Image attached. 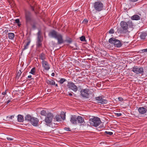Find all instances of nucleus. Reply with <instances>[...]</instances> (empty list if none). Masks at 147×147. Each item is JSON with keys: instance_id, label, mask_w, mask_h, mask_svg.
<instances>
[{"instance_id": "nucleus-11", "label": "nucleus", "mask_w": 147, "mask_h": 147, "mask_svg": "<svg viewBox=\"0 0 147 147\" xmlns=\"http://www.w3.org/2000/svg\"><path fill=\"white\" fill-rule=\"evenodd\" d=\"M42 63L43 67L45 70L47 71L50 69V66L47 61H42Z\"/></svg>"}, {"instance_id": "nucleus-25", "label": "nucleus", "mask_w": 147, "mask_h": 147, "mask_svg": "<svg viewBox=\"0 0 147 147\" xmlns=\"http://www.w3.org/2000/svg\"><path fill=\"white\" fill-rule=\"evenodd\" d=\"M40 58L42 60V61H45L46 59L45 55L43 53H42L39 56Z\"/></svg>"}, {"instance_id": "nucleus-60", "label": "nucleus", "mask_w": 147, "mask_h": 147, "mask_svg": "<svg viewBox=\"0 0 147 147\" xmlns=\"http://www.w3.org/2000/svg\"><path fill=\"white\" fill-rule=\"evenodd\" d=\"M4 96L3 97V98H2V99H3V98H4Z\"/></svg>"}, {"instance_id": "nucleus-59", "label": "nucleus", "mask_w": 147, "mask_h": 147, "mask_svg": "<svg viewBox=\"0 0 147 147\" xmlns=\"http://www.w3.org/2000/svg\"><path fill=\"white\" fill-rule=\"evenodd\" d=\"M55 86H58V85H57V84H55Z\"/></svg>"}, {"instance_id": "nucleus-38", "label": "nucleus", "mask_w": 147, "mask_h": 147, "mask_svg": "<svg viewBox=\"0 0 147 147\" xmlns=\"http://www.w3.org/2000/svg\"><path fill=\"white\" fill-rule=\"evenodd\" d=\"M88 20H87L86 19H85L83 21L82 23L84 24H86L88 23Z\"/></svg>"}, {"instance_id": "nucleus-10", "label": "nucleus", "mask_w": 147, "mask_h": 147, "mask_svg": "<svg viewBox=\"0 0 147 147\" xmlns=\"http://www.w3.org/2000/svg\"><path fill=\"white\" fill-rule=\"evenodd\" d=\"M30 122L34 126H37L38 124L39 120L36 118L32 117Z\"/></svg>"}, {"instance_id": "nucleus-42", "label": "nucleus", "mask_w": 147, "mask_h": 147, "mask_svg": "<svg viewBox=\"0 0 147 147\" xmlns=\"http://www.w3.org/2000/svg\"><path fill=\"white\" fill-rule=\"evenodd\" d=\"M37 40H42L41 39V35H38Z\"/></svg>"}, {"instance_id": "nucleus-35", "label": "nucleus", "mask_w": 147, "mask_h": 147, "mask_svg": "<svg viewBox=\"0 0 147 147\" xmlns=\"http://www.w3.org/2000/svg\"><path fill=\"white\" fill-rule=\"evenodd\" d=\"M81 91L83 92H85V93H88V92H89V90L88 89H85L82 90H81Z\"/></svg>"}, {"instance_id": "nucleus-46", "label": "nucleus", "mask_w": 147, "mask_h": 147, "mask_svg": "<svg viewBox=\"0 0 147 147\" xmlns=\"http://www.w3.org/2000/svg\"><path fill=\"white\" fill-rule=\"evenodd\" d=\"M7 140H9V141H11V140H13V138H9V137H7Z\"/></svg>"}, {"instance_id": "nucleus-50", "label": "nucleus", "mask_w": 147, "mask_h": 147, "mask_svg": "<svg viewBox=\"0 0 147 147\" xmlns=\"http://www.w3.org/2000/svg\"><path fill=\"white\" fill-rule=\"evenodd\" d=\"M142 51L143 52H147V49H143L142 50Z\"/></svg>"}, {"instance_id": "nucleus-21", "label": "nucleus", "mask_w": 147, "mask_h": 147, "mask_svg": "<svg viewBox=\"0 0 147 147\" xmlns=\"http://www.w3.org/2000/svg\"><path fill=\"white\" fill-rule=\"evenodd\" d=\"M131 19L132 20H138L140 19V17L137 15H135L131 17Z\"/></svg>"}, {"instance_id": "nucleus-16", "label": "nucleus", "mask_w": 147, "mask_h": 147, "mask_svg": "<svg viewBox=\"0 0 147 147\" xmlns=\"http://www.w3.org/2000/svg\"><path fill=\"white\" fill-rule=\"evenodd\" d=\"M18 120L19 122H22L24 120L23 116L21 115H18Z\"/></svg>"}, {"instance_id": "nucleus-19", "label": "nucleus", "mask_w": 147, "mask_h": 147, "mask_svg": "<svg viewBox=\"0 0 147 147\" xmlns=\"http://www.w3.org/2000/svg\"><path fill=\"white\" fill-rule=\"evenodd\" d=\"M81 95L83 97L86 98H89V94L88 93H85V92L81 91Z\"/></svg>"}, {"instance_id": "nucleus-37", "label": "nucleus", "mask_w": 147, "mask_h": 147, "mask_svg": "<svg viewBox=\"0 0 147 147\" xmlns=\"http://www.w3.org/2000/svg\"><path fill=\"white\" fill-rule=\"evenodd\" d=\"M105 133H106L107 134H108L110 136L112 135L113 134V132H109V131H105Z\"/></svg>"}, {"instance_id": "nucleus-28", "label": "nucleus", "mask_w": 147, "mask_h": 147, "mask_svg": "<svg viewBox=\"0 0 147 147\" xmlns=\"http://www.w3.org/2000/svg\"><path fill=\"white\" fill-rule=\"evenodd\" d=\"M40 114L42 115L45 116H46L47 115L46 111L44 110H43L41 111Z\"/></svg>"}, {"instance_id": "nucleus-27", "label": "nucleus", "mask_w": 147, "mask_h": 147, "mask_svg": "<svg viewBox=\"0 0 147 147\" xmlns=\"http://www.w3.org/2000/svg\"><path fill=\"white\" fill-rule=\"evenodd\" d=\"M127 23V25H128V27L129 26L130 27H131L133 26V23L131 21H129Z\"/></svg>"}, {"instance_id": "nucleus-57", "label": "nucleus", "mask_w": 147, "mask_h": 147, "mask_svg": "<svg viewBox=\"0 0 147 147\" xmlns=\"http://www.w3.org/2000/svg\"><path fill=\"white\" fill-rule=\"evenodd\" d=\"M34 13H35V14L36 15H37V13H38V12H37V11H34Z\"/></svg>"}, {"instance_id": "nucleus-44", "label": "nucleus", "mask_w": 147, "mask_h": 147, "mask_svg": "<svg viewBox=\"0 0 147 147\" xmlns=\"http://www.w3.org/2000/svg\"><path fill=\"white\" fill-rule=\"evenodd\" d=\"M30 7H31V9L32 10V11H35L34 6L31 5Z\"/></svg>"}, {"instance_id": "nucleus-47", "label": "nucleus", "mask_w": 147, "mask_h": 147, "mask_svg": "<svg viewBox=\"0 0 147 147\" xmlns=\"http://www.w3.org/2000/svg\"><path fill=\"white\" fill-rule=\"evenodd\" d=\"M116 114L117 117H119L122 115L121 113H116Z\"/></svg>"}, {"instance_id": "nucleus-9", "label": "nucleus", "mask_w": 147, "mask_h": 147, "mask_svg": "<svg viewBox=\"0 0 147 147\" xmlns=\"http://www.w3.org/2000/svg\"><path fill=\"white\" fill-rule=\"evenodd\" d=\"M103 4L100 1H97L95 2L94 6L96 10L100 11L102 10L103 7Z\"/></svg>"}, {"instance_id": "nucleus-45", "label": "nucleus", "mask_w": 147, "mask_h": 147, "mask_svg": "<svg viewBox=\"0 0 147 147\" xmlns=\"http://www.w3.org/2000/svg\"><path fill=\"white\" fill-rule=\"evenodd\" d=\"M119 100L120 101H122L123 100V99L122 97H119L118 98Z\"/></svg>"}, {"instance_id": "nucleus-2", "label": "nucleus", "mask_w": 147, "mask_h": 147, "mask_svg": "<svg viewBox=\"0 0 147 147\" xmlns=\"http://www.w3.org/2000/svg\"><path fill=\"white\" fill-rule=\"evenodd\" d=\"M109 42L110 44L113 45L114 47L117 48L120 47L122 45L120 40L113 37L110 38Z\"/></svg>"}, {"instance_id": "nucleus-54", "label": "nucleus", "mask_w": 147, "mask_h": 147, "mask_svg": "<svg viewBox=\"0 0 147 147\" xmlns=\"http://www.w3.org/2000/svg\"><path fill=\"white\" fill-rule=\"evenodd\" d=\"M55 75V74L54 73H53L51 74V76H54Z\"/></svg>"}, {"instance_id": "nucleus-4", "label": "nucleus", "mask_w": 147, "mask_h": 147, "mask_svg": "<svg viewBox=\"0 0 147 147\" xmlns=\"http://www.w3.org/2000/svg\"><path fill=\"white\" fill-rule=\"evenodd\" d=\"M131 69V71L136 74H141L142 76L144 75V72L143 67L134 66Z\"/></svg>"}, {"instance_id": "nucleus-52", "label": "nucleus", "mask_w": 147, "mask_h": 147, "mask_svg": "<svg viewBox=\"0 0 147 147\" xmlns=\"http://www.w3.org/2000/svg\"><path fill=\"white\" fill-rule=\"evenodd\" d=\"M41 32L40 31H38V33H37V35H40Z\"/></svg>"}, {"instance_id": "nucleus-22", "label": "nucleus", "mask_w": 147, "mask_h": 147, "mask_svg": "<svg viewBox=\"0 0 147 147\" xmlns=\"http://www.w3.org/2000/svg\"><path fill=\"white\" fill-rule=\"evenodd\" d=\"M8 38L10 40H13L15 36V35L13 33H9L8 34Z\"/></svg>"}, {"instance_id": "nucleus-43", "label": "nucleus", "mask_w": 147, "mask_h": 147, "mask_svg": "<svg viewBox=\"0 0 147 147\" xmlns=\"http://www.w3.org/2000/svg\"><path fill=\"white\" fill-rule=\"evenodd\" d=\"M64 129L67 131H70L71 129L69 128V127H65Z\"/></svg>"}, {"instance_id": "nucleus-34", "label": "nucleus", "mask_w": 147, "mask_h": 147, "mask_svg": "<svg viewBox=\"0 0 147 147\" xmlns=\"http://www.w3.org/2000/svg\"><path fill=\"white\" fill-rule=\"evenodd\" d=\"M80 40L82 41H86L85 37L84 36H82L80 37Z\"/></svg>"}, {"instance_id": "nucleus-23", "label": "nucleus", "mask_w": 147, "mask_h": 147, "mask_svg": "<svg viewBox=\"0 0 147 147\" xmlns=\"http://www.w3.org/2000/svg\"><path fill=\"white\" fill-rule=\"evenodd\" d=\"M42 40H37L36 45L37 47L40 48L42 46Z\"/></svg>"}, {"instance_id": "nucleus-53", "label": "nucleus", "mask_w": 147, "mask_h": 147, "mask_svg": "<svg viewBox=\"0 0 147 147\" xmlns=\"http://www.w3.org/2000/svg\"><path fill=\"white\" fill-rule=\"evenodd\" d=\"M10 102H11V101L9 100L6 102L7 104H8Z\"/></svg>"}, {"instance_id": "nucleus-30", "label": "nucleus", "mask_w": 147, "mask_h": 147, "mask_svg": "<svg viewBox=\"0 0 147 147\" xmlns=\"http://www.w3.org/2000/svg\"><path fill=\"white\" fill-rule=\"evenodd\" d=\"M30 41H28L27 42L26 45L24 47V49H23V50H25L26 49H27L28 48V46L30 45Z\"/></svg>"}, {"instance_id": "nucleus-41", "label": "nucleus", "mask_w": 147, "mask_h": 147, "mask_svg": "<svg viewBox=\"0 0 147 147\" xmlns=\"http://www.w3.org/2000/svg\"><path fill=\"white\" fill-rule=\"evenodd\" d=\"M66 41L69 43H71L72 42L71 38H70L69 40H67Z\"/></svg>"}, {"instance_id": "nucleus-51", "label": "nucleus", "mask_w": 147, "mask_h": 147, "mask_svg": "<svg viewBox=\"0 0 147 147\" xmlns=\"http://www.w3.org/2000/svg\"><path fill=\"white\" fill-rule=\"evenodd\" d=\"M6 94V91H5V92H2V94L3 95H5V94Z\"/></svg>"}, {"instance_id": "nucleus-6", "label": "nucleus", "mask_w": 147, "mask_h": 147, "mask_svg": "<svg viewBox=\"0 0 147 147\" xmlns=\"http://www.w3.org/2000/svg\"><path fill=\"white\" fill-rule=\"evenodd\" d=\"M67 86L69 90H71L74 92H76L78 90L77 86L72 82H68Z\"/></svg>"}, {"instance_id": "nucleus-8", "label": "nucleus", "mask_w": 147, "mask_h": 147, "mask_svg": "<svg viewBox=\"0 0 147 147\" xmlns=\"http://www.w3.org/2000/svg\"><path fill=\"white\" fill-rule=\"evenodd\" d=\"M53 115L51 113H48L47 114L46 117L45 119V121L47 124L50 123L53 118Z\"/></svg>"}, {"instance_id": "nucleus-55", "label": "nucleus", "mask_w": 147, "mask_h": 147, "mask_svg": "<svg viewBox=\"0 0 147 147\" xmlns=\"http://www.w3.org/2000/svg\"><path fill=\"white\" fill-rule=\"evenodd\" d=\"M68 95L69 96H72V94L71 93H69Z\"/></svg>"}, {"instance_id": "nucleus-40", "label": "nucleus", "mask_w": 147, "mask_h": 147, "mask_svg": "<svg viewBox=\"0 0 147 147\" xmlns=\"http://www.w3.org/2000/svg\"><path fill=\"white\" fill-rule=\"evenodd\" d=\"M15 116V115H11L10 117H7V118H8L9 119H12L13 118H14Z\"/></svg>"}, {"instance_id": "nucleus-3", "label": "nucleus", "mask_w": 147, "mask_h": 147, "mask_svg": "<svg viewBox=\"0 0 147 147\" xmlns=\"http://www.w3.org/2000/svg\"><path fill=\"white\" fill-rule=\"evenodd\" d=\"M32 14L31 13L28 11L25 10V17L26 24L27 25L31 24L32 21Z\"/></svg>"}, {"instance_id": "nucleus-5", "label": "nucleus", "mask_w": 147, "mask_h": 147, "mask_svg": "<svg viewBox=\"0 0 147 147\" xmlns=\"http://www.w3.org/2000/svg\"><path fill=\"white\" fill-rule=\"evenodd\" d=\"M101 122L100 119L98 117H95L93 119H90L89 120V123L90 125L95 127L98 126Z\"/></svg>"}, {"instance_id": "nucleus-33", "label": "nucleus", "mask_w": 147, "mask_h": 147, "mask_svg": "<svg viewBox=\"0 0 147 147\" xmlns=\"http://www.w3.org/2000/svg\"><path fill=\"white\" fill-rule=\"evenodd\" d=\"M66 81V80L64 78H61L60 80L59 81V82L61 84H62L63 83Z\"/></svg>"}, {"instance_id": "nucleus-18", "label": "nucleus", "mask_w": 147, "mask_h": 147, "mask_svg": "<svg viewBox=\"0 0 147 147\" xmlns=\"http://www.w3.org/2000/svg\"><path fill=\"white\" fill-rule=\"evenodd\" d=\"M77 121H78L79 123H82L84 121V119L83 118L80 116H78L77 117Z\"/></svg>"}, {"instance_id": "nucleus-29", "label": "nucleus", "mask_w": 147, "mask_h": 147, "mask_svg": "<svg viewBox=\"0 0 147 147\" xmlns=\"http://www.w3.org/2000/svg\"><path fill=\"white\" fill-rule=\"evenodd\" d=\"M55 117L56 118V119L57 121H61V116H60L59 115H57Z\"/></svg>"}, {"instance_id": "nucleus-15", "label": "nucleus", "mask_w": 147, "mask_h": 147, "mask_svg": "<svg viewBox=\"0 0 147 147\" xmlns=\"http://www.w3.org/2000/svg\"><path fill=\"white\" fill-rule=\"evenodd\" d=\"M138 111L140 113L144 114L146 112L147 110L143 107H140L138 109Z\"/></svg>"}, {"instance_id": "nucleus-12", "label": "nucleus", "mask_w": 147, "mask_h": 147, "mask_svg": "<svg viewBox=\"0 0 147 147\" xmlns=\"http://www.w3.org/2000/svg\"><path fill=\"white\" fill-rule=\"evenodd\" d=\"M59 34L55 30H52L49 32V35L50 37L56 38L57 37Z\"/></svg>"}, {"instance_id": "nucleus-20", "label": "nucleus", "mask_w": 147, "mask_h": 147, "mask_svg": "<svg viewBox=\"0 0 147 147\" xmlns=\"http://www.w3.org/2000/svg\"><path fill=\"white\" fill-rule=\"evenodd\" d=\"M32 117L30 115H27L25 117V119L26 121L30 122Z\"/></svg>"}, {"instance_id": "nucleus-7", "label": "nucleus", "mask_w": 147, "mask_h": 147, "mask_svg": "<svg viewBox=\"0 0 147 147\" xmlns=\"http://www.w3.org/2000/svg\"><path fill=\"white\" fill-rule=\"evenodd\" d=\"M103 98L104 96H101L95 97V99L97 101V102L99 104H106L107 103V100L106 99H103Z\"/></svg>"}, {"instance_id": "nucleus-36", "label": "nucleus", "mask_w": 147, "mask_h": 147, "mask_svg": "<svg viewBox=\"0 0 147 147\" xmlns=\"http://www.w3.org/2000/svg\"><path fill=\"white\" fill-rule=\"evenodd\" d=\"M114 32V30L113 29H111L109 32V33L110 34H113Z\"/></svg>"}, {"instance_id": "nucleus-31", "label": "nucleus", "mask_w": 147, "mask_h": 147, "mask_svg": "<svg viewBox=\"0 0 147 147\" xmlns=\"http://www.w3.org/2000/svg\"><path fill=\"white\" fill-rule=\"evenodd\" d=\"M35 67H34L32 68L31 70V71L29 73L30 74H34L35 72Z\"/></svg>"}, {"instance_id": "nucleus-58", "label": "nucleus", "mask_w": 147, "mask_h": 147, "mask_svg": "<svg viewBox=\"0 0 147 147\" xmlns=\"http://www.w3.org/2000/svg\"><path fill=\"white\" fill-rule=\"evenodd\" d=\"M8 30L7 29L5 30V32H6V33H7V32H8Z\"/></svg>"}, {"instance_id": "nucleus-48", "label": "nucleus", "mask_w": 147, "mask_h": 147, "mask_svg": "<svg viewBox=\"0 0 147 147\" xmlns=\"http://www.w3.org/2000/svg\"><path fill=\"white\" fill-rule=\"evenodd\" d=\"M32 28L34 29H35L36 28V26L34 24H33L32 25Z\"/></svg>"}, {"instance_id": "nucleus-24", "label": "nucleus", "mask_w": 147, "mask_h": 147, "mask_svg": "<svg viewBox=\"0 0 147 147\" xmlns=\"http://www.w3.org/2000/svg\"><path fill=\"white\" fill-rule=\"evenodd\" d=\"M47 84H48L51 85H54L55 84V81L51 80H47Z\"/></svg>"}, {"instance_id": "nucleus-14", "label": "nucleus", "mask_w": 147, "mask_h": 147, "mask_svg": "<svg viewBox=\"0 0 147 147\" xmlns=\"http://www.w3.org/2000/svg\"><path fill=\"white\" fill-rule=\"evenodd\" d=\"M77 117L76 115H72L70 119V121L73 124H77Z\"/></svg>"}, {"instance_id": "nucleus-26", "label": "nucleus", "mask_w": 147, "mask_h": 147, "mask_svg": "<svg viewBox=\"0 0 147 147\" xmlns=\"http://www.w3.org/2000/svg\"><path fill=\"white\" fill-rule=\"evenodd\" d=\"M65 113L63 112H61V117L62 119L64 120L65 119Z\"/></svg>"}, {"instance_id": "nucleus-39", "label": "nucleus", "mask_w": 147, "mask_h": 147, "mask_svg": "<svg viewBox=\"0 0 147 147\" xmlns=\"http://www.w3.org/2000/svg\"><path fill=\"white\" fill-rule=\"evenodd\" d=\"M15 22L16 23L18 24V25L19 26H20V25L19 24V23H20V20L19 19H17L15 20Z\"/></svg>"}, {"instance_id": "nucleus-32", "label": "nucleus", "mask_w": 147, "mask_h": 147, "mask_svg": "<svg viewBox=\"0 0 147 147\" xmlns=\"http://www.w3.org/2000/svg\"><path fill=\"white\" fill-rule=\"evenodd\" d=\"M21 70H19L18 71L17 76H16V78L18 79L20 77L21 74Z\"/></svg>"}, {"instance_id": "nucleus-61", "label": "nucleus", "mask_w": 147, "mask_h": 147, "mask_svg": "<svg viewBox=\"0 0 147 147\" xmlns=\"http://www.w3.org/2000/svg\"><path fill=\"white\" fill-rule=\"evenodd\" d=\"M146 76H144V78H145V77H146Z\"/></svg>"}, {"instance_id": "nucleus-1", "label": "nucleus", "mask_w": 147, "mask_h": 147, "mask_svg": "<svg viewBox=\"0 0 147 147\" xmlns=\"http://www.w3.org/2000/svg\"><path fill=\"white\" fill-rule=\"evenodd\" d=\"M121 28L117 30L118 33L121 34L125 33L128 29V25L127 23L124 21H122L120 23Z\"/></svg>"}, {"instance_id": "nucleus-13", "label": "nucleus", "mask_w": 147, "mask_h": 147, "mask_svg": "<svg viewBox=\"0 0 147 147\" xmlns=\"http://www.w3.org/2000/svg\"><path fill=\"white\" fill-rule=\"evenodd\" d=\"M57 36L56 39H57L58 40V44H60L63 43V40L62 35L59 34H58Z\"/></svg>"}, {"instance_id": "nucleus-17", "label": "nucleus", "mask_w": 147, "mask_h": 147, "mask_svg": "<svg viewBox=\"0 0 147 147\" xmlns=\"http://www.w3.org/2000/svg\"><path fill=\"white\" fill-rule=\"evenodd\" d=\"M147 35V33L146 32H142L140 33V37L141 39H144Z\"/></svg>"}, {"instance_id": "nucleus-49", "label": "nucleus", "mask_w": 147, "mask_h": 147, "mask_svg": "<svg viewBox=\"0 0 147 147\" xmlns=\"http://www.w3.org/2000/svg\"><path fill=\"white\" fill-rule=\"evenodd\" d=\"M130 1L132 2H135L137 1L138 0H129Z\"/></svg>"}, {"instance_id": "nucleus-56", "label": "nucleus", "mask_w": 147, "mask_h": 147, "mask_svg": "<svg viewBox=\"0 0 147 147\" xmlns=\"http://www.w3.org/2000/svg\"><path fill=\"white\" fill-rule=\"evenodd\" d=\"M32 77V76L31 75H29L28 76V78H30Z\"/></svg>"}]
</instances>
